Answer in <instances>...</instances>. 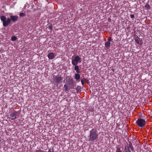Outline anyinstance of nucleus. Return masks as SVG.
<instances>
[{"mask_svg": "<svg viewBox=\"0 0 152 152\" xmlns=\"http://www.w3.org/2000/svg\"><path fill=\"white\" fill-rule=\"evenodd\" d=\"M98 137L97 130L96 129H92L90 132L88 136V140L90 141H93L96 140Z\"/></svg>", "mask_w": 152, "mask_h": 152, "instance_id": "f257e3e1", "label": "nucleus"}, {"mask_svg": "<svg viewBox=\"0 0 152 152\" xmlns=\"http://www.w3.org/2000/svg\"><path fill=\"white\" fill-rule=\"evenodd\" d=\"M0 19L1 21H3V25L4 27L7 26L11 23V19L8 18L6 20V17L4 16H0Z\"/></svg>", "mask_w": 152, "mask_h": 152, "instance_id": "f03ea898", "label": "nucleus"}, {"mask_svg": "<svg viewBox=\"0 0 152 152\" xmlns=\"http://www.w3.org/2000/svg\"><path fill=\"white\" fill-rule=\"evenodd\" d=\"M53 79L56 84H61L62 83L63 78L59 75H54Z\"/></svg>", "mask_w": 152, "mask_h": 152, "instance_id": "7ed1b4c3", "label": "nucleus"}, {"mask_svg": "<svg viewBox=\"0 0 152 152\" xmlns=\"http://www.w3.org/2000/svg\"><path fill=\"white\" fill-rule=\"evenodd\" d=\"M136 124L139 126L142 127L146 125L145 120L141 118H139L136 122Z\"/></svg>", "mask_w": 152, "mask_h": 152, "instance_id": "20e7f679", "label": "nucleus"}, {"mask_svg": "<svg viewBox=\"0 0 152 152\" xmlns=\"http://www.w3.org/2000/svg\"><path fill=\"white\" fill-rule=\"evenodd\" d=\"M81 61V58L79 56H75L74 59L72 60V63L73 65H76L78 62H80Z\"/></svg>", "mask_w": 152, "mask_h": 152, "instance_id": "39448f33", "label": "nucleus"}, {"mask_svg": "<svg viewBox=\"0 0 152 152\" xmlns=\"http://www.w3.org/2000/svg\"><path fill=\"white\" fill-rule=\"evenodd\" d=\"M18 113V112L16 111H14L11 113L10 114V117L11 120H13L17 118V115Z\"/></svg>", "mask_w": 152, "mask_h": 152, "instance_id": "423d86ee", "label": "nucleus"}, {"mask_svg": "<svg viewBox=\"0 0 152 152\" xmlns=\"http://www.w3.org/2000/svg\"><path fill=\"white\" fill-rule=\"evenodd\" d=\"M135 40L137 44L139 45H141L142 44V39L139 38L137 36L135 38Z\"/></svg>", "mask_w": 152, "mask_h": 152, "instance_id": "0eeeda50", "label": "nucleus"}, {"mask_svg": "<svg viewBox=\"0 0 152 152\" xmlns=\"http://www.w3.org/2000/svg\"><path fill=\"white\" fill-rule=\"evenodd\" d=\"M18 18V16L11 15L10 18L11 19V21L12 20L13 22H15L17 20Z\"/></svg>", "mask_w": 152, "mask_h": 152, "instance_id": "6e6552de", "label": "nucleus"}, {"mask_svg": "<svg viewBox=\"0 0 152 152\" xmlns=\"http://www.w3.org/2000/svg\"><path fill=\"white\" fill-rule=\"evenodd\" d=\"M35 152H47L39 149L38 150H36ZM48 152H54L53 148H50L48 150Z\"/></svg>", "mask_w": 152, "mask_h": 152, "instance_id": "1a4fd4ad", "label": "nucleus"}, {"mask_svg": "<svg viewBox=\"0 0 152 152\" xmlns=\"http://www.w3.org/2000/svg\"><path fill=\"white\" fill-rule=\"evenodd\" d=\"M48 58L51 59L54 58L55 57V56L53 53H50L48 55Z\"/></svg>", "mask_w": 152, "mask_h": 152, "instance_id": "9d476101", "label": "nucleus"}, {"mask_svg": "<svg viewBox=\"0 0 152 152\" xmlns=\"http://www.w3.org/2000/svg\"><path fill=\"white\" fill-rule=\"evenodd\" d=\"M75 66L74 67L75 70L76 71V72L78 73H80L81 72V71L80 69L78 66L76 65H74Z\"/></svg>", "mask_w": 152, "mask_h": 152, "instance_id": "9b49d317", "label": "nucleus"}, {"mask_svg": "<svg viewBox=\"0 0 152 152\" xmlns=\"http://www.w3.org/2000/svg\"><path fill=\"white\" fill-rule=\"evenodd\" d=\"M129 146H128L129 148H130L131 149L132 151H134V148L132 145V143L131 142H129Z\"/></svg>", "mask_w": 152, "mask_h": 152, "instance_id": "f8f14e48", "label": "nucleus"}, {"mask_svg": "<svg viewBox=\"0 0 152 152\" xmlns=\"http://www.w3.org/2000/svg\"><path fill=\"white\" fill-rule=\"evenodd\" d=\"M73 80L71 78H69L68 80L67 83L69 85H71V84L74 83Z\"/></svg>", "mask_w": 152, "mask_h": 152, "instance_id": "ddd939ff", "label": "nucleus"}, {"mask_svg": "<svg viewBox=\"0 0 152 152\" xmlns=\"http://www.w3.org/2000/svg\"><path fill=\"white\" fill-rule=\"evenodd\" d=\"M80 75L78 73L75 74V79L77 80H78L80 79Z\"/></svg>", "mask_w": 152, "mask_h": 152, "instance_id": "4468645a", "label": "nucleus"}, {"mask_svg": "<svg viewBox=\"0 0 152 152\" xmlns=\"http://www.w3.org/2000/svg\"><path fill=\"white\" fill-rule=\"evenodd\" d=\"M125 149L126 152H131L130 149L129 148L128 146L126 145L125 146Z\"/></svg>", "mask_w": 152, "mask_h": 152, "instance_id": "2eb2a0df", "label": "nucleus"}, {"mask_svg": "<svg viewBox=\"0 0 152 152\" xmlns=\"http://www.w3.org/2000/svg\"><path fill=\"white\" fill-rule=\"evenodd\" d=\"M110 43L109 42H107L105 44V46L107 48L110 47Z\"/></svg>", "mask_w": 152, "mask_h": 152, "instance_id": "dca6fc26", "label": "nucleus"}, {"mask_svg": "<svg viewBox=\"0 0 152 152\" xmlns=\"http://www.w3.org/2000/svg\"><path fill=\"white\" fill-rule=\"evenodd\" d=\"M17 39V37L15 36H12L11 38V40L13 41H15Z\"/></svg>", "mask_w": 152, "mask_h": 152, "instance_id": "f3484780", "label": "nucleus"}, {"mask_svg": "<svg viewBox=\"0 0 152 152\" xmlns=\"http://www.w3.org/2000/svg\"><path fill=\"white\" fill-rule=\"evenodd\" d=\"M81 90V87L80 86H78L76 88L77 92H79Z\"/></svg>", "mask_w": 152, "mask_h": 152, "instance_id": "a211bd4d", "label": "nucleus"}, {"mask_svg": "<svg viewBox=\"0 0 152 152\" xmlns=\"http://www.w3.org/2000/svg\"><path fill=\"white\" fill-rule=\"evenodd\" d=\"M145 7L147 10L150 9L151 7L149 4H146L145 6Z\"/></svg>", "mask_w": 152, "mask_h": 152, "instance_id": "6ab92c4d", "label": "nucleus"}, {"mask_svg": "<svg viewBox=\"0 0 152 152\" xmlns=\"http://www.w3.org/2000/svg\"><path fill=\"white\" fill-rule=\"evenodd\" d=\"M68 86L66 84H65L64 86V88L65 89V91H68Z\"/></svg>", "mask_w": 152, "mask_h": 152, "instance_id": "aec40b11", "label": "nucleus"}, {"mask_svg": "<svg viewBox=\"0 0 152 152\" xmlns=\"http://www.w3.org/2000/svg\"><path fill=\"white\" fill-rule=\"evenodd\" d=\"M19 15L20 17H24L26 16V14L25 13H21Z\"/></svg>", "mask_w": 152, "mask_h": 152, "instance_id": "412c9836", "label": "nucleus"}, {"mask_svg": "<svg viewBox=\"0 0 152 152\" xmlns=\"http://www.w3.org/2000/svg\"><path fill=\"white\" fill-rule=\"evenodd\" d=\"M70 86V88H74V83L72 84H71V85H69Z\"/></svg>", "mask_w": 152, "mask_h": 152, "instance_id": "4be33fe9", "label": "nucleus"}, {"mask_svg": "<svg viewBox=\"0 0 152 152\" xmlns=\"http://www.w3.org/2000/svg\"><path fill=\"white\" fill-rule=\"evenodd\" d=\"M116 152H122V151L121 150L120 148L118 147L116 151Z\"/></svg>", "mask_w": 152, "mask_h": 152, "instance_id": "5701e85b", "label": "nucleus"}, {"mask_svg": "<svg viewBox=\"0 0 152 152\" xmlns=\"http://www.w3.org/2000/svg\"><path fill=\"white\" fill-rule=\"evenodd\" d=\"M49 28L50 29V30H52L53 28V26L52 24H50L48 26Z\"/></svg>", "mask_w": 152, "mask_h": 152, "instance_id": "b1692460", "label": "nucleus"}, {"mask_svg": "<svg viewBox=\"0 0 152 152\" xmlns=\"http://www.w3.org/2000/svg\"><path fill=\"white\" fill-rule=\"evenodd\" d=\"M107 40L108 41V42H109V41H112V38L111 37H109L108 38V39H107Z\"/></svg>", "mask_w": 152, "mask_h": 152, "instance_id": "393cba45", "label": "nucleus"}, {"mask_svg": "<svg viewBox=\"0 0 152 152\" xmlns=\"http://www.w3.org/2000/svg\"><path fill=\"white\" fill-rule=\"evenodd\" d=\"M130 17L131 18H132V19H133L134 18V15L133 14H131L130 15Z\"/></svg>", "mask_w": 152, "mask_h": 152, "instance_id": "a878e982", "label": "nucleus"}, {"mask_svg": "<svg viewBox=\"0 0 152 152\" xmlns=\"http://www.w3.org/2000/svg\"><path fill=\"white\" fill-rule=\"evenodd\" d=\"M84 80L85 81V82H86L88 83V80L86 78H84Z\"/></svg>", "mask_w": 152, "mask_h": 152, "instance_id": "bb28decb", "label": "nucleus"}, {"mask_svg": "<svg viewBox=\"0 0 152 152\" xmlns=\"http://www.w3.org/2000/svg\"><path fill=\"white\" fill-rule=\"evenodd\" d=\"M81 81L82 85H84V82L83 81V80H81Z\"/></svg>", "mask_w": 152, "mask_h": 152, "instance_id": "cd10ccee", "label": "nucleus"}]
</instances>
